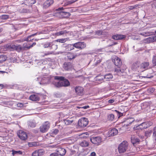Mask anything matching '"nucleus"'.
I'll return each mask as SVG.
<instances>
[{"instance_id":"obj_35","label":"nucleus","mask_w":156,"mask_h":156,"mask_svg":"<svg viewBox=\"0 0 156 156\" xmlns=\"http://www.w3.org/2000/svg\"><path fill=\"white\" fill-rule=\"evenodd\" d=\"M7 57L5 55H0V63H2L5 61L7 59Z\"/></svg>"},{"instance_id":"obj_15","label":"nucleus","mask_w":156,"mask_h":156,"mask_svg":"<svg viewBox=\"0 0 156 156\" xmlns=\"http://www.w3.org/2000/svg\"><path fill=\"white\" fill-rule=\"evenodd\" d=\"M118 133V131L115 128H113L109 130L108 132V137L116 135Z\"/></svg>"},{"instance_id":"obj_17","label":"nucleus","mask_w":156,"mask_h":156,"mask_svg":"<svg viewBox=\"0 0 156 156\" xmlns=\"http://www.w3.org/2000/svg\"><path fill=\"white\" fill-rule=\"evenodd\" d=\"M126 37L125 35L122 34H116L112 36V38L116 40H122L125 38Z\"/></svg>"},{"instance_id":"obj_51","label":"nucleus","mask_w":156,"mask_h":156,"mask_svg":"<svg viewBox=\"0 0 156 156\" xmlns=\"http://www.w3.org/2000/svg\"><path fill=\"white\" fill-rule=\"evenodd\" d=\"M2 17L3 19H7L9 18V16L8 15H2Z\"/></svg>"},{"instance_id":"obj_36","label":"nucleus","mask_w":156,"mask_h":156,"mask_svg":"<svg viewBox=\"0 0 156 156\" xmlns=\"http://www.w3.org/2000/svg\"><path fill=\"white\" fill-rule=\"evenodd\" d=\"M115 116L113 114H110L108 116V119L110 121H112L114 119Z\"/></svg>"},{"instance_id":"obj_12","label":"nucleus","mask_w":156,"mask_h":156,"mask_svg":"<svg viewBox=\"0 0 156 156\" xmlns=\"http://www.w3.org/2000/svg\"><path fill=\"white\" fill-rule=\"evenodd\" d=\"M44 153V151L43 149H38L32 153V156H42Z\"/></svg>"},{"instance_id":"obj_40","label":"nucleus","mask_w":156,"mask_h":156,"mask_svg":"<svg viewBox=\"0 0 156 156\" xmlns=\"http://www.w3.org/2000/svg\"><path fill=\"white\" fill-rule=\"evenodd\" d=\"M59 130L57 129H53L52 130L51 134H52L56 135L58 132Z\"/></svg>"},{"instance_id":"obj_32","label":"nucleus","mask_w":156,"mask_h":156,"mask_svg":"<svg viewBox=\"0 0 156 156\" xmlns=\"http://www.w3.org/2000/svg\"><path fill=\"white\" fill-rule=\"evenodd\" d=\"M51 44L50 46L51 48L53 50H56L58 48V45L55 44V42H51Z\"/></svg>"},{"instance_id":"obj_14","label":"nucleus","mask_w":156,"mask_h":156,"mask_svg":"<svg viewBox=\"0 0 156 156\" xmlns=\"http://www.w3.org/2000/svg\"><path fill=\"white\" fill-rule=\"evenodd\" d=\"M152 124V122H145L142 123L139 125L137 127H139L141 129H146L149 127Z\"/></svg>"},{"instance_id":"obj_62","label":"nucleus","mask_w":156,"mask_h":156,"mask_svg":"<svg viewBox=\"0 0 156 156\" xmlns=\"http://www.w3.org/2000/svg\"><path fill=\"white\" fill-rule=\"evenodd\" d=\"M153 42L156 41V35L152 36Z\"/></svg>"},{"instance_id":"obj_54","label":"nucleus","mask_w":156,"mask_h":156,"mask_svg":"<svg viewBox=\"0 0 156 156\" xmlns=\"http://www.w3.org/2000/svg\"><path fill=\"white\" fill-rule=\"evenodd\" d=\"M50 156H59L58 154L56 153H53L50 154Z\"/></svg>"},{"instance_id":"obj_26","label":"nucleus","mask_w":156,"mask_h":156,"mask_svg":"<svg viewBox=\"0 0 156 156\" xmlns=\"http://www.w3.org/2000/svg\"><path fill=\"white\" fill-rule=\"evenodd\" d=\"M74 46L73 44H69L65 47L66 50L67 51H71L74 49Z\"/></svg>"},{"instance_id":"obj_34","label":"nucleus","mask_w":156,"mask_h":156,"mask_svg":"<svg viewBox=\"0 0 156 156\" xmlns=\"http://www.w3.org/2000/svg\"><path fill=\"white\" fill-rule=\"evenodd\" d=\"M37 35V33L33 34L30 36H28L26 39H25V41H31L33 40V38H32V37H33Z\"/></svg>"},{"instance_id":"obj_42","label":"nucleus","mask_w":156,"mask_h":156,"mask_svg":"<svg viewBox=\"0 0 156 156\" xmlns=\"http://www.w3.org/2000/svg\"><path fill=\"white\" fill-rule=\"evenodd\" d=\"M154 132L153 133V137L154 139L156 141V126L154 128Z\"/></svg>"},{"instance_id":"obj_43","label":"nucleus","mask_w":156,"mask_h":156,"mask_svg":"<svg viewBox=\"0 0 156 156\" xmlns=\"http://www.w3.org/2000/svg\"><path fill=\"white\" fill-rule=\"evenodd\" d=\"M23 46H22V47L24 48H23V51L27 49H29L30 48H28V47H29V46H28L27 45V44L26 43H24L23 45Z\"/></svg>"},{"instance_id":"obj_19","label":"nucleus","mask_w":156,"mask_h":156,"mask_svg":"<svg viewBox=\"0 0 156 156\" xmlns=\"http://www.w3.org/2000/svg\"><path fill=\"white\" fill-rule=\"evenodd\" d=\"M140 62L139 61H136L133 63L132 65V68L134 70H137L138 71H140L139 68Z\"/></svg>"},{"instance_id":"obj_27","label":"nucleus","mask_w":156,"mask_h":156,"mask_svg":"<svg viewBox=\"0 0 156 156\" xmlns=\"http://www.w3.org/2000/svg\"><path fill=\"white\" fill-rule=\"evenodd\" d=\"M60 14L64 17H69L70 16V14L69 12L64 11H61L60 12Z\"/></svg>"},{"instance_id":"obj_18","label":"nucleus","mask_w":156,"mask_h":156,"mask_svg":"<svg viewBox=\"0 0 156 156\" xmlns=\"http://www.w3.org/2000/svg\"><path fill=\"white\" fill-rule=\"evenodd\" d=\"M134 120L135 119L133 118H128L126 119L125 121L123 122V123H124V126H128L131 124Z\"/></svg>"},{"instance_id":"obj_23","label":"nucleus","mask_w":156,"mask_h":156,"mask_svg":"<svg viewBox=\"0 0 156 156\" xmlns=\"http://www.w3.org/2000/svg\"><path fill=\"white\" fill-rule=\"evenodd\" d=\"M126 69V66H123L122 68L119 70L118 76H123V73H125V71Z\"/></svg>"},{"instance_id":"obj_8","label":"nucleus","mask_w":156,"mask_h":156,"mask_svg":"<svg viewBox=\"0 0 156 156\" xmlns=\"http://www.w3.org/2000/svg\"><path fill=\"white\" fill-rule=\"evenodd\" d=\"M19 138L22 140H25L27 138V133L22 130H19L17 133Z\"/></svg>"},{"instance_id":"obj_31","label":"nucleus","mask_w":156,"mask_h":156,"mask_svg":"<svg viewBox=\"0 0 156 156\" xmlns=\"http://www.w3.org/2000/svg\"><path fill=\"white\" fill-rule=\"evenodd\" d=\"M15 48V50L18 51H23V48L22 47V46H21V45H16L13 46Z\"/></svg>"},{"instance_id":"obj_25","label":"nucleus","mask_w":156,"mask_h":156,"mask_svg":"<svg viewBox=\"0 0 156 156\" xmlns=\"http://www.w3.org/2000/svg\"><path fill=\"white\" fill-rule=\"evenodd\" d=\"M63 120L65 124L67 125H70L73 122V120L72 118H67L64 119Z\"/></svg>"},{"instance_id":"obj_49","label":"nucleus","mask_w":156,"mask_h":156,"mask_svg":"<svg viewBox=\"0 0 156 156\" xmlns=\"http://www.w3.org/2000/svg\"><path fill=\"white\" fill-rule=\"evenodd\" d=\"M13 46H15V45H12L9 46L8 48L10 49L11 50H15V48Z\"/></svg>"},{"instance_id":"obj_33","label":"nucleus","mask_w":156,"mask_h":156,"mask_svg":"<svg viewBox=\"0 0 156 156\" xmlns=\"http://www.w3.org/2000/svg\"><path fill=\"white\" fill-rule=\"evenodd\" d=\"M113 77V76L110 73L106 74L104 76V79L108 80L112 79Z\"/></svg>"},{"instance_id":"obj_39","label":"nucleus","mask_w":156,"mask_h":156,"mask_svg":"<svg viewBox=\"0 0 156 156\" xmlns=\"http://www.w3.org/2000/svg\"><path fill=\"white\" fill-rule=\"evenodd\" d=\"M28 145L30 147H35L37 146V144L36 142H29L28 143Z\"/></svg>"},{"instance_id":"obj_37","label":"nucleus","mask_w":156,"mask_h":156,"mask_svg":"<svg viewBox=\"0 0 156 156\" xmlns=\"http://www.w3.org/2000/svg\"><path fill=\"white\" fill-rule=\"evenodd\" d=\"M12 154L13 155H15L16 154H22V152L20 151H16L12 150Z\"/></svg>"},{"instance_id":"obj_24","label":"nucleus","mask_w":156,"mask_h":156,"mask_svg":"<svg viewBox=\"0 0 156 156\" xmlns=\"http://www.w3.org/2000/svg\"><path fill=\"white\" fill-rule=\"evenodd\" d=\"M67 33V31L66 30H63L53 34L52 35L54 36L57 37L64 35L65 34H66Z\"/></svg>"},{"instance_id":"obj_61","label":"nucleus","mask_w":156,"mask_h":156,"mask_svg":"<svg viewBox=\"0 0 156 156\" xmlns=\"http://www.w3.org/2000/svg\"><path fill=\"white\" fill-rule=\"evenodd\" d=\"M96 155V153L94 152H93L91 153L90 154V156H95Z\"/></svg>"},{"instance_id":"obj_20","label":"nucleus","mask_w":156,"mask_h":156,"mask_svg":"<svg viewBox=\"0 0 156 156\" xmlns=\"http://www.w3.org/2000/svg\"><path fill=\"white\" fill-rule=\"evenodd\" d=\"M57 151L58 152V154L61 156L65 155L66 153V150L62 147L58 148L57 150Z\"/></svg>"},{"instance_id":"obj_4","label":"nucleus","mask_w":156,"mask_h":156,"mask_svg":"<svg viewBox=\"0 0 156 156\" xmlns=\"http://www.w3.org/2000/svg\"><path fill=\"white\" fill-rule=\"evenodd\" d=\"M50 125L49 122H45L40 127V132L43 133L46 132L49 128Z\"/></svg>"},{"instance_id":"obj_30","label":"nucleus","mask_w":156,"mask_h":156,"mask_svg":"<svg viewBox=\"0 0 156 156\" xmlns=\"http://www.w3.org/2000/svg\"><path fill=\"white\" fill-rule=\"evenodd\" d=\"M29 8L28 9H23V11L24 13H28L31 12L32 10V7L29 6L28 7Z\"/></svg>"},{"instance_id":"obj_22","label":"nucleus","mask_w":156,"mask_h":156,"mask_svg":"<svg viewBox=\"0 0 156 156\" xmlns=\"http://www.w3.org/2000/svg\"><path fill=\"white\" fill-rule=\"evenodd\" d=\"M53 3V0H47L44 3L43 6L45 8L50 6Z\"/></svg>"},{"instance_id":"obj_16","label":"nucleus","mask_w":156,"mask_h":156,"mask_svg":"<svg viewBox=\"0 0 156 156\" xmlns=\"http://www.w3.org/2000/svg\"><path fill=\"white\" fill-rule=\"evenodd\" d=\"M80 54H76L71 53V52H68L67 54V56L68 59L71 60L72 59H73L75 58L78 56L80 55Z\"/></svg>"},{"instance_id":"obj_55","label":"nucleus","mask_w":156,"mask_h":156,"mask_svg":"<svg viewBox=\"0 0 156 156\" xmlns=\"http://www.w3.org/2000/svg\"><path fill=\"white\" fill-rule=\"evenodd\" d=\"M89 108V106L88 105L82 107H78V108H83L84 109H86L87 108Z\"/></svg>"},{"instance_id":"obj_10","label":"nucleus","mask_w":156,"mask_h":156,"mask_svg":"<svg viewBox=\"0 0 156 156\" xmlns=\"http://www.w3.org/2000/svg\"><path fill=\"white\" fill-rule=\"evenodd\" d=\"M42 96V95L39 94H33L30 96L29 99L30 100L33 101H39L40 98Z\"/></svg>"},{"instance_id":"obj_50","label":"nucleus","mask_w":156,"mask_h":156,"mask_svg":"<svg viewBox=\"0 0 156 156\" xmlns=\"http://www.w3.org/2000/svg\"><path fill=\"white\" fill-rule=\"evenodd\" d=\"M100 76H97L96 77V80L98 81H102L103 80V78H101Z\"/></svg>"},{"instance_id":"obj_60","label":"nucleus","mask_w":156,"mask_h":156,"mask_svg":"<svg viewBox=\"0 0 156 156\" xmlns=\"http://www.w3.org/2000/svg\"><path fill=\"white\" fill-rule=\"evenodd\" d=\"M36 44V43L35 42L33 43L31 45L29 46V47L28 48H31L32 47L34 46Z\"/></svg>"},{"instance_id":"obj_46","label":"nucleus","mask_w":156,"mask_h":156,"mask_svg":"<svg viewBox=\"0 0 156 156\" xmlns=\"http://www.w3.org/2000/svg\"><path fill=\"white\" fill-rule=\"evenodd\" d=\"M152 62L154 66H156V56H153Z\"/></svg>"},{"instance_id":"obj_47","label":"nucleus","mask_w":156,"mask_h":156,"mask_svg":"<svg viewBox=\"0 0 156 156\" xmlns=\"http://www.w3.org/2000/svg\"><path fill=\"white\" fill-rule=\"evenodd\" d=\"M66 39H58L56 40V41L58 42H59L60 43H64L66 41Z\"/></svg>"},{"instance_id":"obj_52","label":"nucleus","mask_w":156,"mask_h":156,"mask_svg":"<svg viewBox=\"0 0 156 156\" xmlns=\"http://www.w3.org/2000/svg\"><path fill=\"white\" fill-rule=\"evenodd\" d=\"M17 106L19 107H22L23 106V104L21 103H19L17 105Z\"/></svg>"},{"instance_id":"obj_21","label":"nucleus","mask_w":156,"mask_h":156,"mask_svg":"<svg viewBox=\"0 0 156 156\" xmlns=\"http://www.w3.org/2000/svg\"><path fill=\"white\" fill-rule=\"evenodd\" d=\"M36 2V0H25L24 3L26 5L28 6L29 7H32V5L34 4Z\"/></svg>"},{"instance_id":"obj_29","label":"nucleus","mask_w":156,"mask_h":156,"mask_svg":"<svg viewBox=\"0 0 156 156\" xmlns=\"http://www.w3.org/2000/svg\"><path fill=\"white\" fill-rule=\"evenodd\" d=\"M131 140L132 143L133 145L136 143H139L140 141L139 139L136 137L132 138Z\"/></svg>"},{"instance_id":"obj_45","label":"nucleus","mask_w":156,"mask_h":156,"mask_svg":"<svg viewBox=\"0 0 156 156\" xmlns=\"http://www.w3.org/2000/svg\"><path fill=\"white\" fill-rule=\"evenodd\" d=\"M36 126V124L33 122H30L29 125V126L30 127L34 128Z\"/></svg>"},{"instance_id":"obj_11","label":"nucleus","mask_w":156,"mask_h":156,"mask_svg":"<svg viewBox=\"0 0 156 156\" xmlns=\"http://www.w3.org/2000/svg\"><path fill=\"white\" fill-rule=\"evenodd\" d=\"M112 58V61L115 65L119 67L121 65L122 63L121 59L116 56H114Z\"/></svg>"},{"instance_id":"obj_41","label":"nucleus","mask_w":156,"mask_h":156,"mask_svg":"<svg viewBox=\"0 0 156 156\" xmlns=\"http://www.w3.org/2000/svg\"><path fill=\"white\" fill-rule=\"evenodd\" d=\"M102 31L101 30H98L96 31L95 32V34L98 36H100L102 34Z\"/></svg>"},{"instance_id":"obj_56","label":"nucleus","mask_w":156,"mask_h":156,"mask_svg":"<svg viewBox=\"0 0 156 156\" xmlns=\"http://www.w3.org/2000/svg\"><path fill=\"white\" fill-rule=\"evenodd\" d=\"M115 111L117 113H118L119 115V116H122L123 115V113H122L117 110H115Z\"/></svg>"},{"instance_id":"obj_5","label":"nucleus","mask_w":156,"mask_h":156,"mask_svg":"<svg viewBox=\"0 0 156 156\" xmlns=\"http://www.w3.org/2000/svg\"><path fill=\"white\" fill-rule=\"evenodd\" d=\"M88 121L86 118H82L79 119L78 122V125L82 127H84L86 126L88 124Z\"/></svg>"},{"instance_id":"obj_2","label":"nucleus","mask_w":156,"mask_h":156,"mask_svg":"<svg viewBox=\"0 0 156 156\" xmlns=\"http://www.w3.org/2000/svg\"><path fill=\"white\" fill-rule=\"evenodd\" d=\"M128 143L125 140L123 141L118 146V151L120 154L125 152L128 149Z\"/></svg>"},{"instance_id":"obj_28","label":"nucleus","mask_w":156,"mask_h":156,"mask_svg":"<svg viewBox=\"0 0 156 156\" xmlns=\"http://www.w3.org/2000/svg\"><path fill=\"white\" fill-rule=\"evenodd\" d=\"M79 144L82 147H87L89 145L88 142L85 140L82 141Z\"/></svg>"},{"instance_id":"obj_53","label":"nucleus","mask_w":156,"mask_h":156,"mask_svg":"<svg viewBox=\"0 0 156 156\" xmlns=\"http://www.w3.org/2000/svg\"><path fill=\"white\" fill-rule=\"evenodd\" d=\"M147 41L150 42H153V40L152 36L147 38Z\"/></svg>"},{"instance_id":"obj_44","label":"nucleus","mask_w":156,"mask_h":156,"mask_svg":"<svg viewBox=\"0 0 156 156\" xmlns=\"http://www.w3.org/2000/svg\"><path fill=\"white\" fill-rule=\"evenodd\" d=\"M51 42H48L45 43L44 45V47L45 48H48V47H50V46L51 43Z\"/></svg>"},{"instance_id":"obj_38","label":"nucleus","mask_w":156,"mask_h":156,"mask_svg":"<svg viewBox=\"0 0 156 156\" xmlns=\"http://www.w3.org/2000/svg\"><path fill=\"white\" fill-rule=\"evenodd\" d=\"M152 131L151 130L147 131L145 132V136L148 137L150 136L152 134Z\"/></svg>"},{"instance_id":"obj_3","label":"nucleus","mask_w":156,"mask_h":156,"mask_svg":"<svg viewBox=\"0 0 156 156\" xmlns=\"http://www.w3.org/2000/svg\"><path fill=\"white\" fill-rule=\"evenodd\" d=\"M76 95L77 96H82L85 94L84 88L82 87L77 86L74 88Z\"/></svg>"},{"instance_id":"obj_59","label":"nucleus","mask_w":156,"mask_h":156,"mask_svg":"<svg viewBox=\"0 0 156 156\" xmlns=\"http://www.w3.org/2000/svg\"><path fill=\"white\" fill-rule=\"evenodd\" d=\"M114 102V99H111L109 100L108 101V102L109 103H110V104L112 103H113Z\"/></svg>"},{"instance_id":"obj_6","label":"nucleus","mask_w":156,"mask_h":156,"mask_svg":"<svg viewBox=\"0 0 156 156\" xmlns=\"http://www.w3.org/2000/svg\"><path fill=\"white\" fill-rule=\"evenodd\" d=\"M90 141L93 144L99 145L102 141V138L100 136L93 137L90 138Z\"/></svg>"},{"instance_id":"obj_7","label":"nucleus","mask_w":156,"mask_h":156,"mask_svg":"<svg viewBox=\"0 0 156 156\" xmlns=\"http://www.w3.org/2000/svg\"><path fill=\"white\" fill-rule=\"evenodd\" d=\"M150 64L149 62H144L140 65L139 68L140 71H144L149 68Z\"/></svg>"},{"instance_id":"obj_9","label":"nucleus","mask_w":156,"mask_h":156,"mask_svg":"<svg viewBox=\"0 0 156 156\" xmlns=\"http://www.w3.org/2000/svg\"><path fill=\"white\" fill-rule=\"evenodd\" d=\"M63 68L66 71H69L73 68V66L70 62H66L63 64Z\"/></svg>"},{"instance_id":"obj_57","label":"nucleus","mask_w":156,"mask_h":156,"mask_svg":"<svg viewBox=\"0 0 156 156\" xmlns=\"http://www.w3.org/2000/svg\"><path fill=\"white\" fill-rule=\"evenodd\" d=\"M75 1H68V2H67V5L72 4Z\"/></svg>"},{"instance_id":"obj_63","label":"nucleus","mask_w":156,"mask_h":156,"mask_svg":"<svg viewBox=\"0 0 156 156\" xmlns=\"http://www.w3.org/2000/svg\"><path fill=\"white\" fill-rule=\"evenodd\" d=\"M4 85L2 84H0V90L2 89L4 87Z\"/></svg>"},{"instance_id":"obj_58","label":"nucleus","mask_w":156,"mask_h":156,"mask_svg":"<svg viewBox=\"0 0 156 156\" xmlns=\"http://www.w3.org/2000/svg\"><path fill=\"white\" fill-rule=\"evenodd\" d=\"M152 6L153 7H154L156 8V0L155 1V2L153 3Z\"/></svg>"},{"instance_id":"obj_13","label":"nucleus","mask_w":156,"mask_h":156,"mask_svg":"<svg viewBox=\"0 0 156 156\" xmlns=\"http://www.w3.org/2000/svg\"><path fill=\"white\" fill-rule=\"evenodd\" d=\"M74 47L78 49H83L86 47V44L83 42H78L73 44Z\"/></svg>"},{"instance_id":"obj_48","label":"nucleus","mask_w":156,"mask_h":156,"mask_svg":"<svg viewBox=\"0 0 156 156\" xmlns=\"http://www.w3.org/2000/svg\"><path fill=\"white\" fill-rule=\"evenodd\" d=\"M121 69L119 68V66L117 68H115V74L118 75V74L119 73V70Z\"/></svg>"},{"instance_id":"obj_64","label":"nucleus","mask_w":156,"mask_h":156,"mask_svg":"<svg viewBox=\"0 0 156 156\" xmlns=\"http://www.w3.org/2000/svg\"><path fill=\"white\" fill-rule=\"evenodd\" d=\"M150 89L151 90L150 91L151 92H153L155 90V89L154 88H152L151 89Z\"/></svg>"},{"instance_id":"obj_1","label":"nucleus","mask_w":156,"mask_h":156,"mask_svg":"<svg viewBox=\"0 0 156 156\" xmlns=\"http://www.w3.org/2000/svg\"><path fill=\"white\" fill-rule=\"evenodd\" d=\"M54 79L58 80V81H54L53 82V84L56 87H66L69 86L70 85L69 80L63 76H56L54 77Z\"/></svg>"}]
</instances>
